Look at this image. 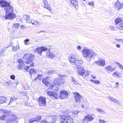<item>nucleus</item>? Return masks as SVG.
Returning a JSON list of instances; mask_svg holds the SVG:
<instances>
[{
	"label": "nucleus",
	"mask_w": 123,
	"mask_h": 123,
	"mask_svg": "<svg viewBox=\"0 0 123 123\" xmlns=\"http://www.w3.org/2000/svg\"><path fill=\"white\" fill-rule=\"evenodd\" d=\"M75 99V102L77 103H80L82 99V97L77 92H74L73 93Z\"/></svg>",
	"instance_id": "nucleus-5"
},
{
	"label": "nucleus",
	"mask_w": 123,
	"mask_h": 123,
	"mask_svg": "<svg viewBox=\"0 0 123 123\" xmlns=\"http://www.w3.org/2000/svg\"><path fill=\"white\" fill-rule=\"evenodd\" d=\"M116 64L117 65L118 64V66L120 67V68L123 70V67L121 64H120L118 62H117Z\"/></svg>",
	"instance_id": "nucleus-54"
},
{
	"label": "nucleus",
	"mask_w": 123,
	"mask_h": 123,
	"mask_svg": "<svg viewBox=\"0 0 123 123\" xmlns=\"http://www.w3.org/2000/svg\"><path fill=\"white\" fill-rule=\"evenodd\" d=\"M49 77H47L43 79L42 80V81L43 83L45 84L46 86H47L49 83Z\"/></svg>",
	"instance_id": "nucleus-27"
},
{
	"label": "nucleus",
	"mask_w": 123,
	"mask_h": 123,
	"mask_svg": "<svg viewBox=\"0 0 123 123\" xmlns=\"http://www.w3.org/2000/svg\"><path fill=\"white\" fill-rule=\"evenodd\" d=\"M19 93L21 95H23V96H26L27 94L26 92L25 91L19 92Z\"/></svg>",
	"instance_id": "nucleus-38"
},
{
	"label": "nucleus",
	"mask_w": 123,
	"mask_h": 123,
	"mask_svg": "<svg viewBox=\"0 0 123 123\" xmlns=\"http://www.w3.org/2000/svg\"><path fill=\"white\" fill-rule=\"evenodd\" d=\"M97 64L101 66H103L105 65V62L104 60L100 59L99 61L96 62Z\"/></svg>",
	"instance_id": "nucleus-25"
},
{
	"label": "nucleus",
	"mask_w": 123,
	"mask_h": 123,
	"mask_svg": "<svg viewBox=\"0 0 123 123\" xmlns=\"http://www.w3.org/2000/svg\"><path fill=\"white\" fill-rule=\"evenodd\" d=\"M77 48L78 50H80L81 49V47L80 46H78L77 47Z\"/></svg>",
	"instance_id": "nucleus-57"
},
{
	"label": "nucleus",
	"mask_w": 123,
	"mask_h": 123,
	"mask_svg": "<svg viewBox=\"0 0 123 123\" xmlns=\"http://www.w3.org/2000/svg\"><path fill=\"white\" fill-rule=\"evenodd\" d=\"M54 82L56 83L59 86L60 84H63L64 81V80L62 78H59L56 79L54 81Z\"/></svg>",
	"instance_id": "nucleus-20"
},
{
	"label": "nucleus",
	"mask_w": 123,
	"mask_h": 123,
	"mask_svg": "<svg viewBox=\"0 0 123 123\" xmlns=\"http://www.w3.org/2000/svg\"><path fill=\"white\" fill-rule=\"evenodd\" d=\"M109 28L110 30L113 31H115L116 29L115 26H110L109 27Z\"/></svg>",
	"instance_id": "nucleus-41"
},
{
	"label": "nucleus",
	"mask_w": 123,
	"mask_h": 123,
	"mask_svg": "<svg viewBox=\"0 0 123 123\" xmlns=\"http://www.w3.org/2000/svg\"><path fill=\"white\" fill-rule=\"evenodd\" d=\"M19 49V46H13L12 48V50L14 51H16L18 50Z\"/></svg>",
	"instance_id": "nucleus-40"
},
{
	"label": "nucleus",
	"mask_w": 123,
	"mask_h": 123,
	"mask_svg": "<svg viewBox=\"0 0 123 123\" xmlns=\"http://www.w3.org/2000/svg\"><path fill=\"white\" fill-rule=\"evenodd\" d=\"M6 98L5 97H0V103H3L5 102Z\"/></svg>",
	"instance_id": "nucleus-32"
},
{
	"label": "nucleus",
	"mask_w": 123,
	"mask_h": 123,
	"mask_svg": "<svg viewBox=\"0 0 123 123\" xmlns=\"http://www.w3.org/2000/svg\"><path fill=\"white\" fill-rule=\"evenodd\" d=\"M24 67L22 69V70L23 71H24V70H25V71H26L27 72V71L29 68V66H26L25 67Z\"/></svg>",
	"instance_id": "nucleus-46"
},
{
	"label": "nucleus",
	"mask_w": 123,
	"mask_h": 123,
	"mask_svg": "<svg viewBox=\"0 0 123 123\" xmlns=\"http://www.w3.org/2000/svg\"><path fill=\"white\" fill-rule=\"evenodd\" d=\"M79 112H78L77 111H74L73 112V113L74 114V115H77Z\"/></svg>",
	"instance_id": "nucleus-56"
},
{
	"label": "nucleus",
	"mask_w": 123,
	"mask_h": 123,
	"mask_svg": "<svg viewBox=\"0 0 123 123\" xmlns=\"http://www.w3.org/2000/svg\"><path fill=\"white\" fill-rule=\"evenodd\" d=\"M120 42L123 43V39H120Z\"/></svg>",
	"instance_id": "nucleus-64"
},
{
	"label": "nucleus",
	"mask_w": 123,
	"mask_h": 123,
	"mask_svg": "<svg viewBox=\"0 0 123 123\" xmlns=\"http://www.w3.org/2000/svg\"><path fill=\"white\" fill-rule=\"evenodd\" d=\"M81 61L80 60H76L74 62V64L75 65V67H76L78 69V68H81Z\"/></svg>",
	"instance_id": "nucleus-24"
},
{
	"label": "nucleus",
	"mask_w": 123,
	"mask_h": 123,
	"mask_svg": "<svg viewBox=\"0 0 123 123\" xmlns=\"http://www.w3.org/2000/svg\"><path fill=\"white\" fill-rule=\"evenodd\" d=\"M48 49L46 47H38L35 50V52L38 53L41 55L42 52L45 51Z\"/></svg>",
	"instance_id": "nucleus-7"
},
{
	"label": "nucleus",
	"mask_w": 123,
	"mask_h": 123,
	"mask_svg": "<svg viewBox=\"0 0 123 123\" xmlns=\"http://www.w3.org/2000/svg\"><path fill=\"white\" fill-rule=\"evenodd\" d=\"M122 20L123 19L121 18H117L115 20L116 24H117L118 23L122 22Z\"/></svg>",
	"instance_id": "nucleus-31"
},
{
	"label": "nucleus",
	"mask_w": 123,
	"mask_h": 123,
	"mask_svg": "<svg viewBox=\"0 0 123 123\" xmlns=\"http://www.w3.org/2000/svg\"><path fill=\"white\" fill-rule=\"evenodd\" d=\"M16 15L13 12L9 13L6 14L5 16V19H6L12 20L15 18Z\"/></svg>",
	"instance_id": "nucleus-6"
},
{
	"label": "nucleus",
	"mask_w": 123,
	"mask_h": 123,
	"mask_svg": "<svg viewBox=\"0 0 123 123\" xmlns=\"http://www.w3.org/2000/svg\"><path fill=\"white\" fill-rule=\"evenodd\" d=\"M107 98L109 99L111 101H113L114 103H116V104H118L120 105V103L117 100L113 98L110 96L108 97Z\"/></svg>",
	"instance_id": "nucleus-29"
},
{
	"label": "nucleus",
	"mask_w": 123,
	"mask_h": 123,
	"mask_svg": "<svg viewBox=\"0 0 123 123\" xmlns=\"http://www.w3.org/2000/svg\"><path fill=\"white\" fill-rule=\"evenodd\" d=\"M99 123H106V121L100 119L99 120Z\"/></svg>",
	"instance_id": "nucleus-48"
},
{
	"label": "nucleus",
	"mask_w": 123,
	"mask_h": 123,
	"mask_svg": "<svg viewBox=\"0 0 123 123\" xmlns=\"http://www.w3.org/2000/svg\"><path fill=\"white\" fill-rule=\"evenodd\" d=\"M26 22L27 23H29L30 22L31 20L29 15L28 16L27 18V19H26Z\"/></svg>",
	"instance_id": "nucleus-47"
},
{
	"label": "nucleus",
	"mask_w": 123,
	"mask_h": 123,
	"mask_svg": "<svg viewBox=\"0 0 123 123\" xmlns=\"http://www.w3.org/2000/svg\"><path fill=\"white\" fill-rule=\"evenodd\" d=\"M112 75L113 77L117 76V77L120 78L121 76L120 74L119 73H118L116 71L114 72L113 74Z\"/></svg>",
	"instance_id": "nucleus-33"
},
{
	"label": "nucleus",
	"mask_w": 123,
	"mask_h": 123,
	"mask_svg": "<svg viewBox=\"0 0 123 123\" xmlns=\"http://www.w3.org/2000/svg\"><path fill=\"white\" fill-rule=\"evenodd\" d=\"M54 92L52 91H48L47 92V94L51 97L52 95L53 94Z\"/></svg>",
	"instance_id": "nucleus-37"
},
{
	"label": "nucleus",
	"mask_w": 123,
	"mask_h": 123,
	"mask_svg": "<svg viewBox=\"0 0 123 123\" xmlns=\"http://www.w3.org/2000/svg\"><path fill=\"white\" fill-rule=\"evenodd\" d=\"M28 16L29 15H25L23 16V19L26 20Z\"/></svg>",
	"instance_id": "nucleus-55"
},
{
	"label": "nucleus",
	"mask_w": 123,
	"mask_h": 123,
	"mask_svg": "<svg viewBox=\"0 0 123 123\" xmlns=\"http://www.w3.org/2000/svg\"><path fill=\"white\" fill-rule=\"evenodd\" d=\"M51 97L54 99H57L59 97V94L58 92H54L53 94L52 95Z\"/></svg>",
	"instance_id": "nucleus-28"
},
{
	"label": "nucleus",
	"mask_w": 123,
	"mask_h": 123,
	"mask_svg": "<svg viewBox=\"0 0 123 123\" xmlns=\"http://www.w3.org/2000/svg\"><path fill=\"white\" fill-rule=\"evenodd\" d=\"M46 98L43 97H40L38 98V102L40 106H43L46 105Z\"/></svg>",
	"instance_id": "nucleus-8"
},
{
	"label": "nucleus",
	"mask_w": 123,
	"mask_h": 123,
	"mask_svg": "<svg viewBox=\"0 0 123 123\" xmlns=\"http://www.w3.org/2000/svg\"><path fill=\"white\" fill-rule=\"evenodd\" d=\"M10 78L11 79L14 80L15 79V76L14 75H12L10 76Z\"/></svg>",
	"instance_id": "nucleus-51"
},
{
	"label": "nucleus",
	"mask_w": 123,
	"mask_h": 123,
	"mask_svg": "<svg viewBox=\"0 0 123 123\" xmlns=\"http://www.w3.org/2000/svg\"><path fill=\"white\" fill-rule=\"evenodd\" d=\"M11 113V112H7L4 114H2V116H0V120H4L6 119L8 120V117L10 116Z\"/></svg>",
	"instance_id": "nucleus-11"
},
{
	"label": "nucleus",
	"mask_w": 123,
	"mask_h": 123,
	"mask_svg": "<svg viewBox=\"0 0 123 123\" xmlns=\"http://www.w3.org/2000/svg\"><path fill=\"white\" fill-rule=\"evenodd\" d=\"M83 56L87 62L90 61L92 59L97 55V54L92 50L84 48L82 50Z\"/></svg>",
	"instance_id": "nucleus-1"
},
{
	"label": "nucleus",
	"mask_w": 123,
	"mask_h": 123,
	"mask_svg": "<svg viewBox=\"0 0 123 123\" xmlns=\"http://www.w3.org/2000/svg\"><path fill=\"white\" fill-rule=\"evenodd\" d=\"M93 119L94 118L91 116L90 115H87L85 116L83 120L85 121L90 122L91 120H93Z\"/></svg>",
	"instance_id": "nucleus-23"
},
{
	"label": "nucleus",
	"mask_w": 123,
	"mask_h": 123,
	"mask_svg": "<svg viewBox=\"0 0 123 123\" xmlns=\"http://www.w3.org/2000/svg\"><path fill=\"white\" fill-rule=\"evenodd\" d=\"M70 116L68 115L64 114L61 118V123H73V119L72 118L69 117Z\"/></svg>",
	"instance_id": "nucleus-4"
},
{
	"label": "nucleus",
	"mask_w": 123,
	"mask_h": 123,
	"mask_svg": "<svg viewBox=\"0 0 123 123\" xmlns=\"http://www.w3.org/2000/svg\"><path fill=\"white\" fill-rule=\"evenodd\" d=\"M94 4V3L93 1H92L88 3V4L90 6H93Z\"/></svg>",
	"instance_id": "nucleus-53"
},
{
	"label": "nucleus",
	"mask_w": 123,
	"mask_h": 123,
	"mask_svg": "<svg viewBox=\"0 0 123 123\" xmlns=\"http://www.w3.org/2000/svg\"><path fill=\"white\" fill-rule=\"evenodd\" d=\"M69 59L70 62L72 64H73L77 60L75 55L73 54L69 56Z\"/></svg>",
	"instance_id": "nucleus-15"
},
{
	"label": "nucleus",
	"mask_w": 123,
	"mask_h": 123,
	"mask_svg": "<svg viewBox=\"0 0 123 123\" xmlns=\"http://www.w3.org/2000/svg\"><path fill=\"white\" fill-rule=\"evenodd\" d=\"M18 61L19 65L17 66V68L19 69H22L23 67H25L23 61L21 59H19Z\"/></svg>",
	"instance_id": "nucleus-17"
},
{
	"label": "nucleus",
	"mask_w": 123,
	"mask_h": 123,
	"mask_svg": "<svg viewBox=\"0 0 123 123\" xmlns=\"http://www.w3.org/2000/svg\"><path fill=\"white\" fill-rule=\"evenodd\" d=\"M116 67H113L111 65H109L107 67H105V69L108 72H112L115 70Z\"/></svg>",
	"instance_id": "nucleus-18"
},
{
	"label": "nucleus",
	"mask_w": 123,
	"mask_h": 123,
	"mask_svg": "<svg viewBox=\"0 0 123 123\" xmlns=\"http://www.w3.org/2000/svg\"><path fill=\"white\" fill-rule=\"evenodd\" d=\"M100 83V82L99 81L97 80L96 84H99Z\"/></svg>",
	"instance_id": "nucleus-63"
},
{
	"label": "nucleus",
	"mask_w": 123,
	"mask_h": 123,
	"mask_svg": "<svg viewBox=\"0 0 123 123\" xmlns=\"http://www.w3.org/2000/svg\"><path fill=\"white\" fill-rule=\"evenodd\" d=\"M59 86L56 83L54 82L51 85L49 86V88L54 91H58L59 89Z\"/></svg>",
	"instance_id": "nucleus-14"
},
{
	"label": "nucleus",
	"mask_w": 123,
	"mask_h": 123,
	"mask_svg": "<svg viewBox=\"0 0 123 123\" xmlns=\"http://www.w3.org/2000/svg\"><path fill=\"white\" fill-rule=\"evenodd\" d=\"M41 123H49L46 122V121H42Z\"/></svg>",
	"instance_id": "nucleus-58"
},
{
	"label": "nucleus",
	"mask_w": 123,
	"mask_h": 123,
	"mask_svg": "<svg viewBox=\"0 0 123 123\" xmlns=\"http://www.w3.org/2000/svg\"><path fill=\"white\" fill-rule=\"evenodd\" d=\"M42 1L44 5L43 7L49 11L51 10V7L48 4L47 1L46 0H42Z\"/></svg>",
	"instance_id": "nucleus-19"
},
{
	"label": "nucleus",
	"mask_w": 123,
	"mask_h": 123,
	"mask_svg": "<svg viewBox=\"0 0 123 123\" xmlns=\"http://www.w3.org/2000/svg\"><path fill=\"white\" fill-rule=\"evenodd\" d=\"M68 92L65 90L61 91L60 92V98L63 99L64 98H67L68 96Z\"/></svg>",
	"instance_id": "nucleus-13"
},
{
	"label": "nucleus",
	"mask_w": 123,
	"mask_h": 123,
	"mask_svg": "<svg viewBox=\"0 0 123 123\" xmlns=\"http://www.w3.org/2000/svg\"><path fill=\"white\" fill-rule=\"evenodd\" d=\"M115 40H116V41H117L119 42H120V39H118L117 38H116L115 39Z\"/></svg>",
	"instance_id": "nucleus-62"
},
{
	"label": "nucleus",
	"mask_w": 123,
	"mask_h": 123,
	"mask_svg": "<svg viewBox=\"0 0 123 123\" xmlns=\"http://www.w3.org/2000/svg\"><path fill=\"white\" fill-rule=\"evenodd\" d=\"M47 51L49 52L47 54V56L48 57H49V58L53 59V57H55V56L56 55L55 54V52H50V49H49Z\"/></svg>",
	"instance_id": "nucleus-22"
},
{
	"label": "nucleus",
	"mask_w": 123,
	"mask_h": 123,
	"mask_svg": "<svg viewBox=\"0 0 123 123\" xmlns=\"http://www.w3.org/2000/svg\"><path fill=\"white\" fill-rule=\"evenodd\" d=\"M30 66H31V67H34V64L33 63H32V64H31L30 65Z\"/></svg>",
	"instance_id": "nucleus-61"
},
{
	"label": "nucleus",
	"mask_w": 123,
	"mask_h": 123,
	"mask_svg": "<svg viewBox=\"0 0 123 123\" xmlns=\"http://www.w3.org/2000/svg\"><path fill=\"white\" fill-rule=\"evenodd\" d=\"M55 72V71L53 70H49L48 72H46V74L47 75H52Z\"/></svg>",
	"instance_id": "nucleus-34"
},
{
	"label": "nucleus",
	"mask_w": 123,
	"mask_h": 123,
	"mask_svg": "<svg viewBox=\"0 0 123 123\" xmlns=\"http://www.w3.org/2000/svg\"><path fill=\"white\" fill-rule=\"evenodd\" d=\"M56 120L55 117L52 116H48L46 118V122L49 123H54Z\"/></svg>",
	"instance_id": "nucleus-9"
},
{
	"label": "nucleus",
	"mask_w": 123,
	"mask_h": 123,
	"mask_svg": "<svg viewBox=\"0 0 123 123\" xmlns=\"http://www.w3.org/2000/svg\"><path fill=\"white\" fill-rule=\"evenodd\" d=\"M0 4L2 7H6L4 8L6 11V14H8L9 13L12 12L13 10L12 7L10 5L9 2L3 0H1L0 1Z\"/></svg>",
	"instance_id": "nucleus-2"
},
{
	"label": "nucleus",
	"mask_w": 123,
	"mask_h": 123,
	"mask_svg": "<svg viewBox=\"0 0 123 123\" xmlns=\"http://www.w3.org/2000/svg\"><path fill=\"white\" fill-rule=\"evenodd\" d=\"M19 24H13L12 25V27L14 28H18L19 26Z\"/></svg>",
	"instance_id": "nucleus-42"
},
{
	"label": "nucleus",
	"mask_w": 123,
	"mask_h": 123,
	"mask_svg": "<svg viewBox=\"0 0 123 123\" xmlns=\"http://www.w3.org/2000/svg\"><path fill=\"white\" fill-rule=\"evenodd\" d=\"M116 46L117 48H120V46L119 44H116Z\"/></svg>",
	"instance_id": "nucleus-60"
},
{
	"label": "nucleus",
	"mask_w": 123,
	"mask_h": 123,
	"mask_svg": "<svg viewBox=\"0 0 123 123\" xmlns=\"http://www.w3.org/2000/svg\"><path fill=\"white\" fill-rule=\"evenodd\" d=\"M10 117H8L9 121L12 122L14 121L17 119V117L15 115H14L13 114H12L11 112L10 115Z\"/></svg>",
	"instance_id": "nucleus-21"
},
{
	"label": "nucleus",
	"mask_w": 123,
	"mask_h": 123,
	"mask_svg": "<svg viewBox=\"0 0 123 123\" xmlns=\"http://www.w3.org/2000/svg\"><path fill=\"white\" fill-rule=\"evenodd\" d=\"M116 87H118L119 86V83L118 82H116Z\"/></svg>",
	"instance_id": "nucleus-59"
},
{
	"label": "nucleus",
	"mask_w": 123,
	"mask_h": 123,
	"mask_svg": "<svg viewBox=\"0 0 123 123\" xmlns=\"http://www.w3.org/2000/svg\"><path fill=\"white\" fill-rule=\"evenodd\" d=\"M29 41V39H26L24 41V43L25 44L28 45V43Z\"/></svg>",
	"instance_id": "nucleus-50"
},
{
	"label": "nucleus",
	"mask_w": 123,
	"mask_h": 123,
	"mask_svg": "<svg viewBox=\"0 0 123 123\" xmlns=\"http://www.w3.org/2000/svg\"><path fill=\"white\" fill-rule=\"evenodd\" d=\"M30 23H31L33 25H37V22L34 20H31Z\"/></svg>",
	"instance_id": "nucleus-43"
},
{
	"label": "nucleus",
	"mask_w": 123,
	"mask_h": 123,
	"mask_svg": "<svg viewBox=\"0 0 123 123\" xmlns=\"http://www.w3.org/2000/svg\"><path fill=\"white\" fill-rule=\"evenodd\" d=\"M34 57V56L31 54H26L23 56L25 62L27 64L32 62Z\"/></svg>",
	"instance_id": "nucleus-3"
},
{
	"label": "nucleus",
	"mask_w": 123,
	"mask_h": 123,
	"mask_svg": "<svg viewBox=\"0 0 123 123\" xmlns=\"http://www.w3.org/2000/svg\"><path fill=\"white\" fill-rule=\"evenodd\" d=\"M41 116H40L36 118H32L28 120V122L29 123H32V122L33 123H38V122H39L41 120Z\"/></svg>",
	"instance_id": "nucleus-10"
},
{
	"label": "nucleus",
	"mask_w": 123,
	"mask_h": 123,
	"mask_svg": "<svg viewBox=\"0 0 123 123\" xmlns=\"http://www.w3.org/2000/svg\"><path fill=\"white\" fill-rule=\"evenodd\" d=\"M78 74L82 75H83L85 73V71L82 67L79 68H78Z\"/></svg>",
	"instance_id": "nucleus-26"
},
{
	"label": "nucleus",
	"mask_w": 123,
	"mask_h": 123,
	"mask_svg": "<svg viewBox=\"0 0 123 123\" xmlns=\"http://www.w3.org/2000/svg\"><path fill=\"white\" fill-rule=\"evenodd\" d=\"M36 71L33 68L30 70L29 71V74L30 75H32L33 73H35Z\"/></svg>",
	"instance_id": "nucleus-35"
},
{
	"label": "nucleus",
	"mask_w": 123,
	"mask_h": 123,
	"mask_svg": "<svg viewBox=\"0 0 123 123\" xmlns=\"http://www.w3.org/2000/svg\"><path fill=\"white\" fill-rule=\"evenodd\" d=\"M117 28L120 30H123V23L122 22L117 26Z\"/></svg>",
	"instance_id": "nucleus-30"
},
{
	"label": "nucleus",
	"mask_w": 123,
	"mask_h": 123,
	"mask_svg": "<svg viewBox=\"0 0 123 123\" xmlns=\"http://www.w3.org/2000/svg\"><path fill=\"white\" fill-rule=\"evenodd\" d=\"M96 109L98 112H100L101 113L105 114V111H104L103 110H102L100 109L97 108Z\"/></svg>",
	"instance_id": "nucleus-39"
},
{
	"label": "nucleus",
	"mask_w": 123,
	"mask_h": 123,
	"mask_svg": "<svg viewBox=\"0 0 123 123\" xmlns=\"http://www.w3.org/2000/svg\"><path fill=\"white\" fill-rule=\"evenodd\" d=\"M115 8L117 10H119L123 7V3H121L118 1L116 2L114 5Z\"/></svg>",
	"instance_id": "nucleus-12"
},
{
	"label": "nucleus",
	"mask_w": 123,
	"mask_h": 123,
	"mask_svg": "<svg viewBox=\"0 0 123 123\" xmlns=\"http://www.w3.org/2000/svg\"><path fill=\"white\" fill-rule=\"evenodd\" d=\"M42 75H41V74H38L37 77L34 79V80H36L37 79H38L39 80H40L41 79V76Z\"/></svg>",
	"instance_id": "nucleus-49"
},
{
	"label": "nucleus",
	"mask_w": 123,
	"mask_h": 123,
	"mask_svg": "<svg viewBox=\"0 0 123 123\" xmlns=\"http://www.w3.org/2000/svg\"><path fill=\"white\" fill-rule=\"evenodd\" d=\"M8 112L6 111L5 110H4L2 109H0V115H1V114H4L5 113H6V112Z\"/></svg>",
	"instance_id": "nucleus-45"
},
{
	"label": "nucleus",
	"mask_w": 123,
	"mask_h": 123,
	"mask_svg": "<svg viewBox=\"0 0 123 123\" xmlns=\"http://www.w3.org/2000/svg\"><path fill=\"white\" fill-rule=\"evenodd\" d=\"M72 81L74 85H76L77 84H78L77 82L75 80V79L74 78H72Z\"/></svg>",
	"instance_id": "nucleus-44"
},
{
	"label": "nucleus",
	"mask_w": 123,
	"mask_h": 123,
	"mask_svg": "<svg viewBox=\"0 0 123 123\" xmlns=\"http://www.w3.org/2000/svg\"><path fill=\"white\" fill-rule=\"evenodd\" d=\"M71 3L70 5L73 6L76 9H77L78 8V5L77 0H70Z\"/></svg>",
	"instance_id": "nucleus-16"
},
{
	"label": "nucleus",
	"mask_w": 123,
	"mask_h": 123,
	"mask_svg": "<svg viewBox=\"0 0 123 123\" xmlns=\"http://www.w3.org/2000/svg\"><path fill=\"white\" fill-rule=\"evenodd\" d=\"M18 98H15L14 97H12L11 98L9 103H11L12 102L16 101V100Z\"/></svg>",
	"instance_id": "nucleus-36"
},
{
	"label": "nucleus",
	"mask_w": 123,
	"mask_h": 123,
	"mask_svg": "<svg viewBox=\"0 0 123 123\" xmlns=\"http://www.w3.org/2000/svg\"><path fill=\"white\" fill-rule=\"evenodd\" d=\"M11 83V82L10 81H5V84H7L8 86H10Z\"/></svg>",
	"instance_id": "nucleus-52"
}]
</instances>
